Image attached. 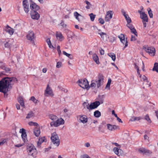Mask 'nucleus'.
<instances>
[{"label": "nucleus", "instance_id": "20", "mask_svg": "<svg viewBox=\"0 0 158 158\" xmlns=\"http://www.w3.org/2000/svg\"><path fill=\"white\" fill-rule=\"evenodd\" d=\"M98 34L100 35L101 37L104 41H106L107 40V38L108 36L106 33L101 32L98 33Z\"/></svg>", "mask_w": 158, "mask_h": 158}, {"label": "nucleus", "instance_id": "13", "mask_svg": "<svg viewBox=\"0 0 158 158\" xmlns=\"http://www.w3.org/2000/svg\"><path fill=\"white\" fill-rule=\"evenodd\" d=\"M138 151L139 153L144 155H149L152 153L150 151L143 148H139Z\"/></svg>", "mask_w": 158, "mask_h": 158}, {"label": "nucleus", "instance_id": "42", "mask_svg": "<svg viewBox=\"0 0 158 158\" xmlns=\"http://www.w3.org/2000/svg\"><path fill=\"white\" fill-rule=\"evenodd\" d=\"M90 17V20L91 21H93L96 15H94L93 13H91L89 15Z\"/></svg>", "mask_w": 158, "mask_h": 158}, {"label": "nucleus", "instance_id": "33", "mask_svg": "<svg viewBox=\"0 0 158 158\" xmlns=\"http://www.w3.org/2000/svg\"><path fill=\"white\" fill-rule=\"evenodd\" d=\"M101 115V113L98 110H96L94 112V115L96 117H99Z\"/></svg>", "mask_w": 158, "mask_h": 158}, {"label": "nucleus", "instance_id": "15", "mask_svg": "<svg viewBox=\"0 0 158 158\" xmlns=\"http://www.w3.org/2000/svg\"><path fill=\"white\" fill-rule=\"evenodd\" d=\"M19 132L21 133V137L23 139V141L25 142L26 141L27 134L25 132V130L23 128L21 129L19 131Z\"/></svg>", "mask_w": 158, "mask_h": 158}, {"label": "nucleus", "instance_id": "7", "mask_svg": "<svg viewBox=\"0 0 158 158\" xmlns=\"http://www.w3.org/2000/svg\"><path fill=\"white\" fill-rule=\"evenodd\" d=\"M100 104V103L99 102L96 101L91 103L89 106H87L86 108L90 111L92 110L97 108Z\"/></svg>", "mask_w": 158, "mask_h": 158}, {"label": "nucleus", "instance_id": "64", "mask_svg": "<svg viewBox=\"0 0 158 158\" xmlns=\"http://www.w3.org/2000/svg\"><path fill=\"white\" fill-rule=\"evenodd\" d=\"M117 120L119 122H120L121 123H123V122L122 121L121 119L120 118H119L118 117L117 118Z\"/></svg>", "mask_w": 158, "mask_h": 158}, {"label": "nucleus", "instance_id": "54", "mask_svg": "<svg viewBox=\"0 0 158 158\" xmlns=\"http://www.w3.org/2000/svg\"><path fill=\"white\" fill-rule=\"evenodd\" d=\"M5 47L6 48H10V44L8 42H6L5 44Z\"/></svg>", "mask_w": 158, "mask_h": 158}, {"label": "nucleus", "instance_id": "39", "mask_svg": "<svg viewBox=\"0 0 158 158\" xmlns=\"http://www.w3.org/2000/svg\"><path fill=\"white\" fill-rule=\"evenodd\" d=\"M144 119L146 120L149 123H151L152 122V121L150 119L149 115L148 114L146 115L144 117Z\"/></svg>", "mask_w": 158, "mask_h": 158}, {"label": "nucleus", "instance_id": "4", "mask_svg": "<svg viewBox=\"0 0 158 158\" xmlns=\"http://www.w3.org/2000/svg\"><path fill=\"white\" fill-rule=\"evenodd\" d=\"M77 83L81 87L84 89H89V85L88 81L86 79H81L77 81Z\"/></svg>", "mask_w": 158, "mask_h": 158}, {"label": "nucleus", "instance_id": "59", "mask_svg": "<svg viewBox=\"0 0 158 158\" xmlns=\"http://www.w3.org/2000/svg\"><path fill=\"white\" fill-rule=\"evenodd\" d=\"M6 142V140H4L0 142V146L3 145Z\"/></svg>", "mask_w": 158, "mask_h": 158}, {"label": "nucleus", "instance_id": "62", "mask_svg": "<svg viewBox=\"0 0 158 158\" xmlns=\"http://www.w3.org/2000/svg\"><path fill=\"white\" fill-rule=\"evenodd\" d=\"M85 145L87 147H89L90 146V144L89 143H87L85 144Z\"/></svg>", "mask_w": 158, "mask_h": 158}, {"label": "nucleus", "instance_id": "9", "mask_svg": "<svg viewBox=\"0 0 158 158\" xmlns=\"http://www.w3.org/2000/svg\"><path fill=\"white\" fill-rule=\"evenodd\" d=\"M98 88H99L103 84V77L102 75H99L98 76V80L95 81Z\"/></svg>", "mask_w": 158, "mask_h": 158}, {"label": "nucleus", "instance_id": "25", "mask_svg": "<svg viewBox=\"0 0 158 158\" xmlns=\"http://www.w3.org/2000/svg\"><path fill=\"white\" fill-rule=\"evenodd\" d=\"M146 52L148 53L149 55L151 56H154L156 53V50H145Z\"/></svg>", "mask_w": 158, "mask_h": 158}, {"label": "nucleus", "instance_id": "52", "mask_svg": "<svg viewBox=\"0 0 158 158\" xmlns=\"http://www.w3.org/2000/svg\"><path fill=\"white\" fill-rule=\"evenodd\" d=\"M60 25L63 27H66V25L64 23L63 20L61 21V22L60 23Z\"/></svg>", "mask_w": 158, "mask_h": 158}, {"label": "nucleus", "instance_id": "37", "mask_svg": "<svg viewBox=\"0 0 158 158\" xmlns=\"http://www.w3.org/2000/svg\"><path fill=\"white\" fill-rule=\"evenodd\" d=\"M130 30L131 33L134 34L136 36H137V32L134 27L131 29Z\"/></svg>", "mask_w": 158, "mask_h": 158}, {"label": "nucleus", "instance_id": "55", "mask_svg": "<svg viewBox=\"0 0 158 158\" xmlns=\"http://www.w3.org/2000/svg\"><path fill=\"white\" fill-rule=\"evenodd\" d=\"M134 65H135V68L137 70H138V69H139V67L138 66V64L137 63H134Z\"/></svg>", "mask_w": 158, "mask_h": 158}, {"label": "nucleus", "instance_id": "41", "mask_svg": "<svg viewBox=\"0 0 158 158\" xmlns=\"http://www.w3.org/2000/svg\"><path fill=\"white\" fill-rule=\"evenodd\" d=\"M111 81V80L110 79H109L108 80L107 83L106 87V88H108V89H110V85Z\"/></svg>", "mask_w": 158, "mask_h": 158}, {"label": "nucleus", "instance_id": "31", "mask_svg": "<svg viewBox=\"0 0 158 158\" xmlns=\"http://www.w3.org/2000/svg\"><path fill=\"white\" fill-rule=\"evenodd\" d=\"M47 42L49 47L50 48H56V47H54L52 45L51 42L50 40L49 39H48L47 40Z\"/></svg>", "mask_w": 158, "mask_h": 158}, {"label": "nucleus", "instance_id": "30", "mask_svg": "<svg viewBox=\"0 0 158 158\" xmlns=\"http://www.w3.org/2000/svg\"><path fill=\"white\" fill-rule=\"evenodd\" d=\"M108 55L114 61L116 59L115 54L113 53H110L108 54Z\"/></svg>", "mask_w": 158, "mask_h": 158}, {"label": "nucleus", "instance_id": "26", "mask_svg": "<svg viewBox=\"0 0 158 158\" xmlns=\"http://www.w3.org/2000/svg\"><path fill=\"white\" fill-rule=\"evenodd\" d=\"M93 59L94 62L97 64L100 63L99 59L97 55L96 54H94L93 55Z\"/></svg>", "mask_w": 158, "mask_h": 158}, {"label": "nucleus", "instance_id": "53", "mask_svg": "<svg viewBox=\"0 0 158 158\" xmlns=\"http://www.w3.org/2000/svg\"><path fill=\"white\" fill-rule=\"evenodd\" d=\"M3 68V69L7 73L8 72L10 71V69L9 68H7L5 67H4Z\"/></svg>", "mask_w": 158, "mask_h": 158}, {"label": "nucleus", "instance_id": "17", "mask_svg": "<svg viewBox=\"0 0 158 158\" xmlns=\"http://www.w3.org/2000/svg\"><path fill=\"white\" fill-rule=\"evenodd\" d=\"M31 10L37 11L40 9V7L37 5L35 3L32 2L30 5Z\"/></svg>", "mask_w": 158, "mask_h": 158}, {"label": "nucleus", "instance_id": "5", "mask_svg": "<svg viewBox=\"0 0 158 158\" xmlns=\"http://www.w3.org/2000/svg\"><path fill=\"white\" fill-rule=\"evenodd\" d=\"M64 123V120L60 118L59 119L57 118L55 121H52L50 123V125L52 127H57L60 125L63 124Z\"/></svg>", "mask_w": 158, "mask_h": 158}, {"label": "nucleus", "instance_id": "6", "mask_svg": "<svg viewBox=\"0 0 158 158\" xmlns=\"http://www.w3.org/2000/svg\"><path fill=\"white\" fill-rule=\"evenodd\" d=\"M44 95L46 97H52L54 96L53 90L48 84L47 85L45 90Z\"/></svg>", "mask_w": 158, "mask_h": 158}, {"label": "nucleus", "instance_id": "1", "mask_svg": "<svg viewBox=\"0 0 158 158\" xmlns=\"http://www.w3.org/2000/svg\"><path fill=\"white\" fill-rule=\"evenodd\" d=\"M15 77H5L0 81V92L4 94L6 93L11 87V85L17 81Z\"/></svg>", "mask_w": 158, "mask_h": 158}, {"label": "nucleus", "instance_id": "61", "mask_svg": "<svg viewBox=\"0 0 158 158\" xmlns=\"http://www.w3.org/2000/svg\"><path fill=\"white\" fill-rule=\"evenodd\" d=\"M85 2L87 5H91L90 3L88 1L85 0Z\"/></svg>", "mask_w": 158, "mask_h": 158}, {"label": "nucleus", "instance_id": "21", "mask_svg": "<svg viewBox=\"0 0 158 158\" xmlns=\"http://www.w3.org/2000/svg\"><path fill=\"white\" fill-rule=\"evenodd\" d=\"M34 113L33 111H30L27 113L26 117V118L27 119L32 118L34 117Z\"/></svg>", "mask_w": 158, "mask_h": 158}, {"label": "nucleus", "instance_id": "24", "mask_svg": "<svg viewBox=\"0 0 158 158\" xmlns=\"http://www.w3.org/2000/svg\"><path fill=\"white\" fill-rule=\"evenodd\" d=\"M140 18L143 21H146L147 22H148V19L147 15L144 13H142L140 16Z\"/></svg>", "mask_w": 158, "mask_h": 158}, {"label": "nucleus", "instance_id": "28", "mask_svg": "<svg viewBox=\"0 0 158 158\" xmlns=\"http://www.w3.org/2000/svg\"><path fill=\"white\" fill-rule=\"evenodd\" d=\"M44 137L40 138L39 139V141L37 142V145L38 146H40L42 143L43 142L44 140Z\"/></svg>", "mask_w": 158, "mask_h": 158}, {"label": "nucleus", "instance_id": "34", "mask_svg": "<svg viewBox=\"0 0 158 158\" xmlns=\"http://www.w3.org/2000/svg\"><path fill=\"white\" fill-rule=\"evenodd\" d=\"M147 10L148 12V15L150 18H153V14L152 13V11L151 9L150 8H148Z\"/></svg>", "mask_w": 158, "mask_h": 158}, {"label": "nucleus", "instance_id": "57", "mask_svg": "<svg viewBox=\"0 0 158 158\" xmlns=\"http://www.w3.org/2000/svg\"><path fill=\"white\" fill-rule=\"evenodd\" d=\"M16 107L17 110H19L20 109V106L19 104L17 103L16 104Z\"/></svg>", "mask_w": 158, "mask_h": 158}, {"label": "nucleus", "instance_id": "12", "mask_svg": "<svg viewBox=\"0 0 158 158\" xmlns=\"http://www.w3.org/2000/svg\"><path fill=\"white\" fill-rule=\"evenodd\" d=\"M118 38L120 39L121 42L123 44H125V46L123 47L124 48L128 46V42L127 40H125V36L123 34H121L118 36Z\"/></svg>", "mask_w": 158, "mask_h": 158}, {"label": "nucleus", "instance_id": "3", "mask_svg": "<svg viewBox=\"0 0 158 158\" xmlns=\"http://www.w3.org/2000/svg\"><path fill=\"white\" fill-rule=\"evenodd\" d=\"M51 139L52 143L56 147H58L60 143V140L57 134L53 132L52 134Z\"/></svg>", "mask_w": 158, "mask_h": 158}, {"label": "nucleus", "instance_id": "10", "mask_svg": "<svg viewBox=\"0 0 158 158\" xmlns=\"http://www.w3.org/2000/svg\"><path fill=\"white\" fill-rule=\"evenodd\" d=\"M23 7L26 14H28L29 11L30 9L27 0H23Z\"/></svg>", "mask_w": 158, "mask_h": 158}, {"label": "nucleus", "instance_id": "47", "mask_svg": "<svg viewBox=\"0 0 158 158\" xmlns=\"http://www.w3.org/2000/svg\"><path fill=\"white\" fill-rule=\"evenodd\" d=\"M143 81H145L146 82L148 83V80L147 77L144 75H143L142 77Z\"/></svg>", "mask_w": 158, "mask_h": 158}, {"label": "nucleus", "instance_id": "40", "mask_svg": "<svg viewBox=\"0 0 158 158\" xmlns=\"http://www.w3.org/2000/svg\"><path fill=\"white\" fill-rule=\"evenodd\" d=\"M96 84L94 80H92L91 81V83L90 84L89 87H90L95 88L96 86Z\"/></svg>", "mask_w": 158, "mask_h": 158}, {"label": "nucleus", "instance_id": "35", "mask_svg": "<svg viewBox=\"0 0 158 158\" xmlns=\"http://www.w3.org/2000/svg\"><path fill=\"white\" fill-rule=\"evenodd\" d=\"M125 17L127 23H131V20L128 15H125Z\"/></svg>", "mask_w": 158, "mask_h": 158}, {"label": "nucleus", "instance_id": "58", "mask_svg": "<svg viewBox=\"0 0 158 158\" xmlns=\"http://www.w3.org/2000/svg\"><path fill=\"white\" fill-rule=\"evenodd\" d=\"M144 139L145 140L148 141V140L149 137L147 135H145L144 136Z\"/></svg>", "mask_w": 158, "mask_h": 158}, {"label": "nucleus", "instance_id": "18", "mask_svg": "<svg viewBox=\"0 0 158 158\" xmlns=\"http://www.w3.org/2000/svg\"><path fill=\"white\" fill-rule=\"evenodd\" d=\"M114 153L118 156H120L123 154V152L122 150L117 148H114L113 149Z\"/></svg>", "mask_w": 158, "mask_h": 158}, {"label": "nucleus", "instance_id": "2", "mask_svg": "<svg viewBox=\"0 0 158 158\" xmlns=\"http://www.w3.org/2000/svg\"><path fill=\"white\" fill-rule=\"evenodd\" d=\"M27 150L29 155L35 157L37 152L36 148L32 144H28L27 146Z\"/></svg>", "mask_w": 158, "mask_h": 158}, {"label": "nucleus", "instance_id": "48", "mask_svg": "<svg viewBox=\"0 0 158 158\" xmlns=\"http://www.w3.org/2000/svg\"><path fill=\"white\" fill-rule=\"evenodd\" d=\"M115 40V37L111 36L109 39V41L111 43H114Z\"/></svg>", "mask_w": 158, "mask_h": 158}, {"label": "nucleus", "instance_id": "29", "mask_svg": "<svg viewBox=\"0 0 158 158\" xmlns=\"http://www.w3.org/2000/svg\"><path fill=\"white\" fill-rule=\"evenodd\" d=\"M18 100L21 106L23 107H24V105L23 98L22 97H20L18 98Z\"/></svg>", "mask_w": 158, "mask_h": 158}, {"label": "nucleus", "instance_id": "14", "mask_svg": "<svg viewBox=\"0 0 158 158\" xmlns=\"http://www.w3.org/2000/svg\"><path fill=\"white\" fill-rule=\"evenodd\" d=\"M113 13L112 11L111 10L107 12L106 17L105 18L106 22H108L112 18Z\"/></svg>", "mask_w": 158, "mask_h": 158}, {"label": "nucleus", "instance_id": "50", "mask_svg": "<svg viewBox=\"0 0 158 158\" xmlns=\"http://www.w3.org/2000/svg\"><path fill=\"white\" fill-rule=\"evenodd\" d=\"M127 23V26L130 29H131L132 28L134 27L132 25V24L130 23Z\"/></svg>", "mask_w": 158, "mask_h": 158}, {"label": "nucleus", "instance_id": "16", "mask_svg": "<svg viewBox=\"0 0 158 158\" xmlns=\"http://www.w3.org/2000/svg\"><path fill=\"white\" fill-rule=\"evenodd\" d=\"M108 129L110 131H113L119 128V127L115 125H112L110 124L106 125Z\"/></svg>", "mask_w": 158, "mask_h": 158}, {"label": "nucleus", "instance_id": "45", "mask_svg": "<svg viewBox=\"0 0 158 158\" xmlns=\"http://www.w3.org/2000/svg\"><path fill=\"white\" fill-rule=\"evenodd\" d=\"M144 82L143 83V85H144V87L143 88H144V87H149L150 86L151 83L148 81V83L146 82L145 81H144Z\"/></svg>", "mask_w": 158, "mask_h": 158}, {"label": "nucleus", "instance_id": "44", "mask_svg": "<svg viewBox=\"0 0 158 158\" xmlns=\"http://www.w3.org/2000/svg\"><path fill=\"white\" fill-rule=\"evenodd\" d=\"M74 15L78 21H79V19H77V17L79 16H80L81 15L79 14L77 12H75L74 13Z\"/></svg>", "mask_w": 158, "mask_h": 158}, {"label": "nucleus", "instance_id": "60", "mask_svg": "<svg viewBox=\"0 0 158 158\" xmlns=\"http://www.w3.org/2000/svg\"><path fill=\"white\" fill-rule=\"evenodd\" d=\"M137 71L138 75L139 76V77L141 78V75L140 73L139 69H138V70H137Z\"/></svg>", "mask_w": 158, "mask_h": 158}, {"label": "nucleus", "instance_id": "56", "mask_svg": "<svg viewBox=\"0 0 158 158\" xmlns=\"http://www.w3.org/2000/svg\"><path fill=\"white\" fill-rule=\"evenodd\" d=\"M136 40V38L135 36L132 35L131 38V41H134Z\"/></svg>", "mask_w": 158, "mask_h": 158}, {"label": "nucleus", "instance_id": "19", "mask_svg": "<svg viewBox=\"0 0 158 158\" xmlns=\"http://www.w3.org/2000/svg\"><path fill=\"white\" fill-rule=\"evenodd\" d=\"M56 36L57 39L61 41L64 38L61 33L60 32H56Z\"/></svg>", "mask_w": 158, "mask_h": 158}, {"label": "nucleus", "instance_id": "32", "mask_svg": "<svg viewBox=\"0 0 158 158\" xmlns=\"http://www.w3.org/2000/svg\"><path fill=\"white\" fill-rule=\"evenodd\" d=\"M49 118L50 119L53 120V121H54L57 120V117L56 116L53 114L50 115H49Z\"/></svg>", "mask_w": 158, "mask_h": 158}, {"label": "nucleus", "instance_id": "51", "mask_svg": "<svg viewBox=\"0 0 158 158\" xmlns=\"http://www.w3.org/2000/svg\"><path fill=\"white\" fill-rule=\"evenodd\" d=\"M98 21L99 22V23L102 24H104L105 23L104 20L101 18L99 19Z\"/></svg>", "mask_w": 158, "mask_h": 158}, {"label": "nucleus", "instance_id": "63", "mask_svg": "<svg viewBox=\"0 0 158 158\" xmlns=\"http://www.w3.org/2000/svg\"><path fill=\"white\" fill-rule=\"evenodd\" d=\"M100 52L101 55H103L104 54V50H100Z\"/></svg>", "mask_w": 158, "mask_h": 158}, {"label": "nucleus", "instance_id": "22", "mask_svg": "<svg viewBox=\"0 0 158 158\" xmlns=\"http://www.w3.org/2000/svg\"><path fill=\"white\" fill-rule=\"evenodd\" d=\"M34 34L33 32L31 31L29 32L28 34L27 35V39L29 40L32 41L33 39L34 38Z\"/></svg>", "mask_w": 158, "mask_h": 158}, {"label": "nucleus", "instance_id": "8", "mask_svg": "<svg viewBox=\"0 0 158 158\" xmlns=\"http://www.w3.org/2000/svg\"><path fill=\"white\" fill-rule=\"evenodd\" d=\"M77 118L79 122L83 124L86 123L88 121V118L87 116L85 115H80L77 116Z\"/></svg>", "mask_w": 158, "mask_h": 158}, {"label": "nucleus", "instance_id": "46", "mask_svg": "<svg viewBox=\"0 0 158 158\" xmlns=\"http://www.w3.org/2000/svg\"><path fill=\"white\" fill-rule=\"evenodd\" d=\"M63 53L64 55H66L69 58H70V59H72V57L71 56V55L70 54L66 53V52L64 51H63Z\"/></svg>", "mask_w": 158, "mask_h": 158}, {"label": "nucleus", "instance_id": "27", "mask_svg": "<svg viewBox=\"0 0 158 158\" xmlns=\"http://www.w3.org/2000/svg\"><path fill=\"white\" fill-rule=\"evenodd\" d=\"M34 133L35 135L37 137L39 136L40 135V131L39 128H36L34 129Z\"/></svg>", "mask_w": 158, "mask_h": 158}, {"label": "nucleus", "instance_id": "49", "mask_svg": "<svg viewBox=\"0 0 158 158\" xmlns=\"http://www.w3.org/2000/svg\"><path fill=\"white\" fill-rule=\"evenodd\" d=\"M31 100L35 103H37V100H36L34 97H32L31 98Z\"/></svg>", "mask_w": 158, "mask_h": 158}, {"label": "nucleus", "instance_id": "43", "mask_svg": "<svg viewBox=\"0 0 158 158\" xmlns=\"http://www.w3.org/2000/svg\"><path fill=\"white\" fill-rule=\"evenodd\" d=\"M143 49H155V48L153 47H149L147 45H145L143 46Z\"/></svg>", "mask_w": 158, "mask_h": 158}, {"label": "nucleus", "instance_id": "36", "mask_svg": "<svg viewBox=\"0 0 158 158\" xmlns=\"http://www.w3.org/2000/svg\"><path fill=\"white\" fill-rule=\"evenodd\" d=\"M62 66V62L61 61H58L57 62L56 67L57 68H60Z\"/></svg>", "mask_w": 158, "mask_h": 158}, {"label": "nucleus", "instance_id": "23", "mask_svg": "<svg viewBox=\"0 0 158 158\" xmlns=\"http://www.w3.org/2000/svg\"><path fill=\"white\" fill-rule=\"evenodd\" d=\"M6 31L10 35L13 34L14 32V30L7 25L6 27Z\"/></svg>", "mask_w": 158, "mask_h": 158}, {"label": "nucleus", "instance_id": "11", "mask_svg": "<svg viewBox=\"0 0 158 158\" xmlns=\"http://www.w3.org/2000/svg\"><path fill=\"white\" fill-rule=\"evenodd\" d=\"M30 15L32 19L38 20L40 17V15L39 13L35 10H31Z\"/></svg>", "mask_w": 158, "mask_h": 158}, {"label": "nucleus", "instance_id": "38", "mask_svg": "<svg viewBox=\"0 0 158 158\" xmlns=\"http://www.w3.org/2000/svg\"><path fill=\"white\" fill-rule=\"evenodd\" d=\"M141 119V118L139 117H132L131 119V120L132 121H134L135 120H139Z\"/></svg>", "mask_w": 158, "mask_h": 158}]
</instances>
